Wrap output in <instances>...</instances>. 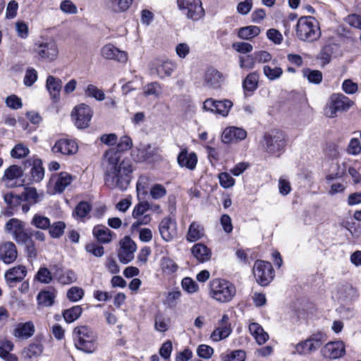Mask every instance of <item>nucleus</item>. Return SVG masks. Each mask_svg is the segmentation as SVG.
<instances>
[{"label":"nucleus","mask_w":361,"mask_h":361,"mask_svg":"<svg viewBox=\"0 0 361 361\" xmlns=\"http://www.w3.org/2000/svg\"><path fill=\"white\" fill-rule=\"evenodd\" d=\"M133 141L129 136L121 137L117 144V150L109 149L104 154L103 165L104 167V184L111 189L126 190L133 171L132 162L128 159H121L118 152L130 149Z\"/></svg>","instance_id":"1"},{"label":"nucleus","mask_w":361,"mask_h":361,"mask_svg":"<svg viewBox=\"0 0 361 361\" xmlns=\"http://www.w3.org/2000/svg\"><path fill=\"white\" fill-rule=\"evenodd\" d=\"M235 293V286L228 280L216 278L209 283V296L218 302L231 301Z\"/></svg>","instance_id":"2"},{"label":"nucleus","mask_w":361,"mask_h":361,"mask_svg":"<svg viewBox=\"0 0 361 361\" xmlns=\"http://www.w3.org/2000/svg\"><path fill=\"white\" fill-rule=\"evenodd\" d=\"M295 33L297 37L301 41L315 42L321 36L319 23L314 17L302 16L297 22Z\"/></svg>","instance_id":"3"},{"label":"nucleus","mask_w":361,"mask_h":361,"mask_svg":"<svg viewBox=\"0 0 361 361\" xmlns=\"http://www.w3.org/2000/svg\"><path fill=\"white\" fill-rule=\"evenodd\" d=\"M75 346L86 353H92L97 350V335L86 326L75 328L73 331Z\"/></svg>","instance_id":"4"},{"label":"nucleus","mask_w":361,"mask_h":361,"mask_svg":"<svg viewBox=\"0 0 361 361\" xmlns=\"http://www.w3.org/2000/svg\"><path fill=\"white\" fill-rule=\"evenodd\" d=\"M326 341V335L317 331L294 345L293 355H307L317 351Z\"/></svg>","instance_id":"5"},{"label":"nucleus","mask_w":361,"mask_h":361,"mask_svg":"<svg viewBox=\"0 0 361 361\" xmlns=\"http://www.w3.org/2000/svg\"><path fill=\"white\" fill-rule=\"evenodd\" d=\"M29 170L24 178V183H39L44 177V169L40 159L34 156L24 161V171Z\"/></svg>","instance_id":"6"},{"label":"nucleus","mask_w":361,"mask_h":361,"mask_svg":"<svg viewBox=\"0 0 361 361\" xmlns=\"http://www.w3.org/2000/svg\"><path fill=\"white\" fill-rule=\"evenodd\" d=\"M34 51L41 60L52 62L59 55L58 46L52 39H42L38 41L34 45Z\"/></svg>","instance_id":"7"},{"label":"nucleus","mask_w":361,"mask_h":361,"mask_svg":"<svg viewBox=\"0 0 361 361\" xmlns=\"http://www.w3.org/2000/svg\"><path fill=\"white\" fill-rule=\"evenodd\" d=\"M253 274L257 282L261 286H267L274 276L272 265L269 262L257 260L253 267Z\"/></svg>","instance_id":"8"},{"label":"nucleus","mask_w":361,"mask_h":361,"mask_svg":"<svg viewBox=\"0 0 361 361\" xmlns=\"http://www.w3.org/2000/svg\"><path fill=\"white\" fill-rule=\"evenodd\" d=\"M178 8L189 19L197 20L204 13L200 0H177Z\"/></svg>","instance_id":"9"},{"label":"nucleus","mask_w":361,"mask_h":361,"mask_svg":"<svg viewBox=\"0 0 361 361\" xmlns=\"http://www.w3.org/2000/svg\"><path fill=\"white\" fill-rule=\"evenodd\" d=\"M71 117L78 128H85L91 121L92 111L89 106L80 104L73 109Z\"/></svg>","instance_id":"10"},{"label":"nucleus","mask_w":361,"mask_h":361,"mask_svg":"<svg viewBox=\"0 0 361 361\" xmlns=\"http://www.w3.org/2000/svg\"><path fill=\"white\" fill-rule=\"evenodd\" d=\"M23 169L18 165L7 168L1 178V182L6 188H12L23 185Z\"/></svg>","instance_id":"11"},{"label":"nucleus","mask_w":361,"mask_h":361,"mask_svg":"<svg viewBox=\"0 0 361 361\" xmlns=\"http://www.w3.org/2000/svg\"><path fill=\"white\" fill-rule=\"evenodd\" d=\"M353 102L343 94H334L331 97V105L326 110L328 117L334 118L338 111H346L350 109Z\"/></svg>","instance_id":"12"},{"label":"nucleus","mask_w":361,"mask_h":361,"mask_svg":"<svg viewBox=\"0 0 361 361\" xmlns=\"http://www.w3.org/2000/svg\"><path fill=\"white\" fill-rule=\"evenodd\" d=\"M176 68V63L171 61L157 59L151 63L149 70L151 74L164 79L171 76Z\"/></svg>","instance_id":"13"},{"label":"nucleus","mask_w":361,"mask_h":361,"mask_svg":"<svg viewBox=\"0 0 361 361\" xmlns=\"http://www.w3.org/2000/svg\"><path fill=\"white\" fill-rule=\"evenodd\" d=\"M233 106V103L228 99L214 100L212 98L204 102L203 109L226 117Z\"/></svg>","instance_id":"14"},{"label":"nucleus","mask_w":361,"mask_h":361,"mask_svg":"<svg viewBox=\"0 0 361 361\" xmlns=\"http://www.w3.org/2000/svg\"><path fill=\"white\" fill-rule=\"evenodd\" d=\"M120 245L118 253L119 260L123 264H127L134 258V253L137 249L136 244L130 237L126 236L120 241Z\"/></svg>","instance_id":"15"},{"label":"nucleus","mask_w":361,"mask_h":361,"mask_svg":"<svg viewBox=\"0 0 361 361\" xmlns=\"http://www.w3.org/2000/svg\"><path fill=\"white\" fill-rule=\"evenodd\" d=\"M267 152L274 154L282 150L286 145L285 135L281 132L264 135Z\"/></svg>","instance_id":"16"},{"label":"nucleus","mask_w":361,"mask_h":361,"mask_svg":"<svg viewBox=\"0 0 361 361\" xmlns=\"http://www.w3.org/2000/svg\"><path fill=\"white\" fill-rule=\"evenodd\" d=\"M324 357L336 360L343 357L345 353V347L341 341L327 343L321 350Z\"/></svg>","instance_id":"17"},{"label":"nucleus","mask_w":361,"mask_h":361,"mask_svg":"<svg viewBox=\"0 0 361 361\" xmlns=\"http://www.w3.org/2000/svg\"><path fill=\"white\" fill-rule=\"evenodd\" d=\"M159 231L164 240L171 241L177 235L176 221L171 217H164L159 223Z\"/></svg>","instance_id":"18"},{"label":"nucleus","mask_w":361,"mask_h":361,"mask_svg":"<svg viewBox=\"0 0 361 361\" xmlns=\"http://www.w3.org/2000/svg\"><path fill=\"white\" fill-rule=\"evenodd\" d=\"M101 56L107 60H114L120 63H126L128 60V54L121 51L114 44L109 43L104 45L100 50Z\"/></svg>","instance_id":"19"},{"label":"nucleus","mask_w":361,"mask_h":361,"mask_svg":"<svg viewBox=\"0 0 361 361\" xmlns=\"http://www.w3.org/2000/svg\"><path fill=\"white\" fill-rule=\"evenodd\" d=\"M51 150L54 154L63 155L74 154L78 151V145L74 140L68 139H61L56 142Z\"/></svg>","instance_id":"20"},{"label":"nucleus","mask_w":361,"mask_h":361,"mask_svg":"<svg viewBox=\"0 0 361 361\" xmlns=\"http://www.w3.org/2000/svg\"><path fill=\"white\" fill-rule=\"evenodd\" d=\"M247 132L241 128L234 126L226 128L221 134V140L224 143H231L244 140Z\"/></svg>","instance_id":"21"},{"label":"nucleus","mask_w":361,"mask_h":361,"mask_svg":"<svg viewBox=\"0 0 361 361\" xmlns=\"http://www.w3.org/2000/svg\"><path fill=\"white\" fill-rule=\"evenodd\" d=\"M44 238V233L41 231H33L30 232L29 234L24 232V244L27 248V257L29 260L35 259L37 256V252L34 247L33 242L32 239L30 238H35V240L43 241Z\"/></svg>","instance_id":"22"},{"label":"nucleus","mask_w":361,"mask_h":361,"mask_svg":"<svg viewBox=\"0 0 361 361\" xmlns=\"http://www.w3.org/2000/svg\"><path fill=\"white\" fill-rule=\"evenodd\" d=\"M43 197V192H38L33 187H24V212H28L30 206L40 202Z\"/></svg>","instance_id":"23"},{"label":"nucleus","mask_w":361,"mask_h":361,"mask_svg":"<svg viewBox=\"0 0 361 361\" xmlns=\"http://www.w3.org/2000/svg\"><path fill=\"white\" fill-rule=\"evenodd\" d=\"M5 231L18 243H23V222L18 219H9L5 225Z\"/></svg>","instance_id":"24"},{"label":"nucleus","mask_w":361,"mask_h":361,"mask_svg":"<svg viewBox=\"0 0 361 361\" xmlns=\"http://www.w3.org/2000/svg\"><path fill=\"white\" fill-rule=\"evenodd\" d=\"M73 180V176L67 172H61L53 175L50 178L49 183L54 185L55 192H62L66 188L71 184Z\"/></svg>","instance_id":"25"},{"label":"nucleus","mask_w":361,"mask_h":361,"mask_svg":"<svg viewBox=\"0 0 361 361\" xmlns=\"http://www.w3.org/2000/svg\"><path fill=\"white\" fill-rule=\"evenodd\" d=\"M177 161L180 167L192 171L196 168L197 156L196 153H189L186 149H183L178 154Z\"/></svg>","instance_id":"26"},{"label":"nucleus","mask_w":361,"mask_h":361,"mask_svg":"<svg viewBox=\"0 0 361 361\" xmlns=\"http://www.w3.org/2000/svg\"><path fill=\"white\" fill-rule=\"evenodd\" d=\"M45 87L51 99L57 102L59 99L60 92L62 88L61 80L53 75H49L46 80Z\"/></svg>","instance_id":"27"},{"label":"nucleus","mask_w":361,"mask_h":361,"mask_svg":"<svg viewBox=\"0 0 361 361\" xmlns=\"http://www.w3.org/2000/svg\"><path fill=\"white\" fill-rule=\"evenodd\" d=\"M17 257L16 245L11 242H6L0 245V260L6 264L13 262Z\"/></svg>","instance_id":"28"},{"label":"nucleus","mask_w":361,"mask_h":361,"mask_svg":"<svg viewBox=\"0 0 361 361\" xmlns=\"http://www.w3.org/2000/svg\"><path fill=\"white\" fill-rule=\"evenodd\" d=\"M263 73L269 80L274 81L281 77L283 71L279 64L278 60L274 59L271 64H267L263 66Z\"/></svg>","instance_id":"29"},{"label":"nucleus","mask_w":361,"mask_h":361,"mask_svg":"<svg viewBox=\"0 0 361 361\" xmlns=\"http://www.w3.org/2000/svg\"><path fill=\"white\" fill-rule=\"evenodd\" d=\"M133 0H106V8L113 13H121L128 11Z\"/></svg>","instance_id":"30"},{"label":"nucleus","mask_w":361,"mask_h":361,"mask_svg":"<svg viewBox=\"0 0 361 361\" xmlns=\"http://www.w3.org/2000/svg\"><path fill=\"white\" fill-rule=\"evenodd\" d=\"M191 253L200 262H205L210 259L212 251L202 243H196L191 248Z\"/></svg>","instance_id":"31"},{"label":"nucleus","mask_w":361,"mask_h":361,"mask_svg":"<svg viewBox=\"0 0 361 361\" xmlns=\"http://www.w3.org/2000/svg\"><path fill=\"white\" fill-rule=\"evenodd\" d=\"M224 80L223 75L214 68H209L204 76L206 85L212 88H218Z\"/></svg>","instance_id":"32"},{"label":"nucleus","mask_w":361,"mask_h":361,"mask_svg":"<svg viewBox=\"0 0 361 361\" xmlns=\"http://www.w3.org/2000/svg\"><path fill=\"white\" fill-rule=\"evenodd\" d=\"M204 235V227L198 222L193 221L188 228L186 239L189 242H195Z\"/></svg>","instance_id":"33"},{"label":"nucleus","mask_w":361,"mask_h":361,"mask_svg":"<svg viewBox=\"0 0 361 361\" xmlns=\"http://www.w3.org/2000/svg\"><path fill=\"white\" fill-rule=\"evenodd\" d=\"M92 233L97 240L102 243H110L114 235L108 228L99 225L94 227Z\"/></svg>","instance_id":"34"},{"label":"nucleus","mask_w":361,"mask_h":361,"mask_svg":"<svg viewBox=\"0 0 361 361\" xmlns=\"http://www.w3.org/2000/svg\"><path fill=\"white\" fill-rule=\"evenodd\" d=\"M249 331L259 345H262L269 339V335L257 323L252 322L249 325Z\"/></svg>","instance_id":"35"},{"label":"nucleus","mask_w":361,"mask_h":361,"mask_svg":"<svg viewBox=\"0 0 361 361\" xmlns=\"http://www.w3.org/2000/svg\"><path fill=\"white\" fill-rule=\"evenodd\" d=\"M5 278L10 286L23 281V266L18 265L8 269L5 274Z\"/></svg>","instance_id":"36"},{"label":"nucleus","mask_w":361,"mask_h":361,"mask_svg":"<svg viewBox=\"0 0 361 361\" xmlns=\"http://www.w3.org/2000/svg\"><path fill=\"white\" fill-rule=\"evenodd\" d=\"M56 297V291L42 290L37 295V300L38 305L42 307H49L53 305Z\"/></svg>","instance_id":"37"},{"label":"nucleus","mask_w":361,"mask_h":361,"mask_svg":"<svg viewBox=\"0 0 361 361\" xmlns=\"http://www.w3.org/2000/svg\"><path fill=\"white\" fill-rule=\"evenodd\" d=\"M259 74L257 72L249 73L243 82L245 91L253 92L258 87Z\"/></svg>","instance_id":"38"},{"label":"nucleus","mask_w":361,"mask_h":361,"mask_svg":"<svg viewBox=\"0 0 361 361\" xmlns=\"http://www.w3.org/2000/svg\"><path fill=\"white\" fill-rule=\"evenodd\" d=\"M44 350V346L40 338H37L35 341L31 343L26 350V355L29 358L40 356Z\"/></svg>","instance_id":"39"},{"label":"nucleus","mask_w":361,"mask_h":361,"mask_svg":"<svg viewBox=\"0 0 361 361\" xmlns=\"http://www.w3.org/2000/svg\"><path fill=\"white\" fill-rule=\"evenodd\" d=\"M92 209L91 205L87 202H80L73 212V216L81 221L90 214Z\"/></svg>","instance_id":"40"},{"label":"nucleus","mask_w":361,"mask_h":361,"mask_svg":"<svg viewBox=\"0 0 361 361\" xmlns=\"http://www.w3.org/2000/svg\"><path fill=\"white\" fill-rule=\"evenodd\" d=\"M260 33V28L255 25H250L241 27L238 33L240 38L244 39H250Z\"/></svg>","instance_id":"41"},{"label":"nucleus","mask_w":361,"mask_h":361,"mask_svg":"<svg viewBox=\"0 0 361 361\" xmlns=\"http://www.w3.org/2000/svg\"><path fill=\"white\" fill-rule=\"evenodd\" d=\"M160 267L166 274H172L177 271L178 265L171 258L164 257L160 261Z\"/></svg>","instance_id":"42"},{"label":"nucleus","mask_w":361,"mask_h":361,"mask_svg":"<svg viewBox=\"0 0 361 361\" xmlns=\"http://www.w3.org/2000/svg\"><path fill=\"white\" fill-rule=\"evenodd\" d=\"M181 287L188 294H195L200 290L198 283L190 277H185L182 279Z\"/></svg>","instance_id":"43"},{"label":"nucleus","mask_w":361,"mask_h":361,"mask_svg":"<svg viewBox=\"0 0 361 361\" xmlns=\"http://www.w3.org/2000/svg\"><path fill=\"white\" fill-rule=\"evenodd\" d=\"M302 75L307 78L309 82L314 84H319L322 81V73L317 70H312L305 68L302 71Z\"/></svg>","instance_id":"44"},{"label":"nucleus","mask_w":361,"mask_h":361,"mask_svg":"<svg viewBox=\"0 0 361 361\" xmlns=\"http://www.w3.org/2000/svg\"><path fill=\"white\" fill-rule=\"evenodd\" d=\"M85 94L86 97L94 98L98 101H103L105 99L104 92L97 86L92 84L87 86L85 90Z\"/></svg>","instance_id":"45"},{"label":"nucleus","mask_w":361,"mask_h":361,"mask_svg":"<svg viewBox=\"0 0 361 361\" xmlns=\"http://www.w3.org/2000/svg\"><path fill=\"white\" fill-rule=\"evenodd\" d=\"M162 93V87L157 82H154L146 85L144 87V94L145 96L159 97Z\"/></svg>","instance_id":"46"},{"label":"nucleus","mask_w":361,"mask_h":361,"mask_svg":"<svg viewBox=\"0 0 361 361\" xmlns=\"http://www.w3.org/2000/svg\"><path fill=\"white\" fill-rule=\"evenodd\" d=\"M151 209V205L148 202L143 201L137 204L132 212L134 219H138L145 216V213Z\"/></svg>","instance_id":"47"},{"label":"nucleus","mask_w":361,"mask_h":361,"mask_svg":"<svg viewBox=\"0 0 361 361\" xmlns=\"http://www.w3.org/2000/svg\"><path fill=\"white\" fill-rule=\"evenodd\" d=\"M231 333V329L228 326H224L215 329L211 335V338L214 341H219L227 338Z\"/></svg>","instance_id":"48"},{"label":"nucleus","mask_w":361,"mask_h":361,"mask_svg":"<svg viewBox=\"0 0 361 361\" xmlns=\"http://www.w3.org/2000/svg\"><path fill=\"white\" fill-rule=\"evenodd\" d=\"M66 224L63 221H57L54 223L49 227V234L52 238H59L63 234Z\"/></svg>","instance_id":"49"},{"label":"nucleus","mask_w":361,"mask_h":361,"mask_svg":"<svg viewBox=\"0 0 361 361\" xmlns=\"http://www.w3.org/2000/svg\"><path fill=\"white\" fill-rule=\"evenodd\" d=\"M255 54L239 56V66L243 69H252L255 67Z\"/></svg>","instance_id":"50"},{"label":"nucleus","mask_w":361,"mask_h":361,"mask_svg":"<svg viewBox=\"0 0 361 361\" xmlns=\"http://www.w3.org/2000/svg\"><path fill=\"white\" fill-rule=\"evenodd\" d=\"M57 280L62 284H70L77 280L76 274L71 270L63 271L59 276H57Z\"/></svg>","instance_id":"51"},{"label":"nucleus","mask_w":361,"mask_h":361,"mask_svg":"<svg viewBox=\"0 0 361 361\" xmlns=\"http://www.w3.org/2000/svg\"><path fill=\"white\" fill-rule=\"evenodd\" d=\"M219 180L221 186L224 188H230L235 185V179L227 172H222L219 174Z\"/></svg>","instance_id":"52"},{"label":"nucleus","mask_w":361,"mask_h":361,"mask_svg":"<svg viewBox=\"0 0 361 361\" xmlns=\"http://www.w3.org/2000/svg\"><path fill=\"white\" fill-rule=\"evenodd\" d=\"M50 224L49 218L39 214H35L32 220V224L41 229L49 228Z\"/></svg>","instance_id":"53"},{"label":"nucleus","mask_w":361,"mask_h":361,"mask_svg":"<svg viewBox=\"0 0 361 361\" xmlns=\"http://www.w3.org/2000/svg\"><path fill=\"white\" fill-rule=\"evenodd\" d=\"M149 193L152 199L159 200L166 195V189L161 184L157 183L152 186Z\"/></svg>","instance_id":"54"},{"label":"nucleus","mask_w":361,"mask_h":361,"mask_svg":"<svg viewBox=\"0 0 361 361\" xmlns=\"http://www.w3.org/2000/svg\"><path fill=\"white\" fill-rule=\"evenodd\" d=\"M38 79L37 71L34 68H27L24 76V85L31 87Z\"/></svg>","instance_id":"55"},{"label":"nucleus","mask_w":361,"mask_h":361,"mask_svg":"<svg viewBox=\"0 0 361 361\" xmlns=\"http://www.w3.org/2000/svg\"><path fill=\"white\" fill-rule=\"evenodd\" d=\"M196 352L200 357L209 360L214 354V349L208 345L201 344L197 347Z\"/></svg>","instance_id":"56"},{"label":"nucleus","mask_w":361,"mask_h":361,"mask_svg":"<svg viewBox=\"0 0 361 361\" xmlns=\"http://www.w3.org/2000/svg\"><path fill=\"white\" fill-rule=\"evenodd\" d=\"M171 326L169 317H156L154 326L155 329L159 332L166 331Z\"/></svg>","instance_id":"57"},{"label":"nucleus","mask_w":361,"mask_h":361,"mask_svg":"<svg viewBox=\"0 0 361 361\" xmlns=\"http://www.w3.org/2000/svg\"><path fill=\"white\" fill-rule=\"evenodd\" d=\"M84 295V290L79 287L73 286L67 292V298L73 301L77 302L82 298Z\"/></svg>","instance_id":"58"},{"label":"nucleus","mask_w":361,"mask_h":361,"mask_svg":"<svg viewBox=\"0 0 361 361\" xmlns=\"http://www.w3.org/2000/svg\"><path fill=\"white\" fill-rule=\"evenodd\" d=\"M254 54L256 62L259 63H267L269 62L271 63V61L274 59L271 54L264 50L256 51L254 53Z\"/></svg>","instance_id":"59"},{"label":"nucleus","mask_w":361,"mask_h":361,"mask_svg":"<svg viewBox=\"0 0 361 361\" xmlns=\"http://www.w3.org/2000/svg\"><path fill=\"white\" fill-rule=\"evenodd\" d=\"M37 279L43 283H49L52 280V275L47 268H40L37 274Z\"/></svg>","instance_id":"60"},{"label":"nucleus","mask_w":361,"mask_h":361,"mask_svg":"<svg viewBox=\"0 0 361 361\" xmlns=\"http://www.w3.org/2000/svg\"><path fill=\"white\" fill-rule=\"evenodd\" d=\"M61 10L68 14H75L78 12V8L71 0H63L60 5Z\"/></svg>","instance_id":"61"},{"label":"nucleus","mask_w":361,"mask_h":361,"mask_svg":"<svg viewBox=\"0 0 361 361\" xmlns=\"http://www.w3.org/2000/svg\"><path fill=\"white\" fill-rule=\"evenodd\" d=\"M252 6V0H244L238 4L237 11L241 15H247L251 11Z\"/></svg>","instance_id":"62"},{"label":"nucleus","mask_w":361,"mask_h":361,"mask_svg":"<svg viewBox=\"0 0 361 361\" xmlns=\"http://www.w3.org/2000/svg\"><path fill=\"white\" fill-rule=\"evenodd\" d=\"M267 38L276 44H280L283 41L281 33L276 29H269L267 32Z\"/></svg>","instance_id":"63"},{"label":"nucleus","mask_w":361,"mask_h":361,"mask_svg":"<svg viewBox=\"0 0 361 361\" xmlns=\"http://www.w3.org/2000/svg\"><path fill=\"white\" fill-rule=\"evenodd\" d=\"M350 154L357 155L361 153V143L357 138H352L348 147Z\"/></svg>","instance_id":"64"}]
</instances>
